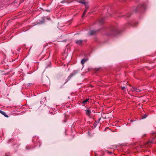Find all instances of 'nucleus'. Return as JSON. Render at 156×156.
Listing matches in <instances>:
<instances>
[{
	"label": "nucleus",
	"mask_w": 156,
	"mask_h": 156,
	"mask_svg": "<svg viewBox=\"0 0 156 156\" xmlns=\"http://www.w3.org/2000/svg\"><path fill=\"white\" fill-rule=\"evenodd\" d=\"M0 113L4 115L5 117L7 118L8 117V115H6L5 112L0 110Z\"/></svg>",
	"instance_id": "5"
},
{
	"label": "nucleus",
	"mask_w": 156,
	"mask_h": 156,
	"mask_svg": "<svg viewBox=\"0 0 156 156\" xmlns=\"http://www.w3.org/2000/svg\"><path fill=\"white\" fill-rule=\"evenodd\" d=\"M88 7L87 6V5L86 6V8H85V9L84 10V11H85V12H87L88 10Z\"/></svg>",
	"instance_id": "12"
},
{
	"label": "nucleus",
	"mask_w": 156,
	"mask_h": 156,
	"mask_svg": "<svg viewBox=\"0 0 156 156\" xmlns=\"http://www.w3.org/2000/svg\"><path fill=\"white\" fill-rule=\"evenodd\" d=\"M97 32V31L93 30L90 32L89 34L91 35H94Z\"/></svg>",
	"instance_id": "7"
},
{
	"label": "nucleus",
	"mask_w": 156,
	"mask_h": 156,
	"mask_svg": "<svg viewBox=\"0 0 156 156\" xmlns=\"http://www.w3.org/2000/svg\"><path fill=\"white\" fill-rule=\"evenodd\" d=\"M69 115H66L65 116V119L64 121V122H66L67 121V120L66 119L69 117Z\"/></svg>",
	"instance_id": "11"
},
{
	"label": "nucleus",
	"mask_w": 156,
	"mask_h": 156,
	"mask_svg": "<svg viewBox=\"0 0 156 156\" xmlns=\"http://www.w3.org/2000/svg\"><path fill=\"white\" fill-rule=\"evenodd\" d=\"M91 113L90 111V110H86V114L88 116L90 115Z\"/></svg>",
	"instance_id": "9"
},
{
	"label": "nucleus",
	"mask_w": 156,
	"mask_h": 156,
	"mask_svg": "<svg viewBox=\"0 0 156 156\" xmlns=\"http://www.w3.org/2000/svg\"><path fill=\"white\" fill-rule=\"evenodd\" d=\"M79 2L80 3H82L85 6H86L88 4V3L87 2H86L85 1V0H80Z\"/></svg>",
	"instance_id": "2"
},
{
	"label": "nucleus",
	"mask_w": 156,
	"mask_h": 156,
	"mask_svg": "<svg viewBox=\"0 0 156 156\" xmlns=\"http://www.w3.org/2000/svg\"><path fill=\"white\" fill-rule=\"evenodd\" d=\"M88 60L87 58H84L82 59L81 61V63L82 65H83L84 63Z\"/></svg>",
	"instance_id": "3"
},
{
	"label": "nucleus",
	"mask_w": 156,
	"mask_h": 156,
	"mask_svg": "<svg viewBox=\"0 0 156 156\" xmlns=\"http://www.w3.org/2000/svg\"><path fill=\"white\" fill-rule=\"evenodd\" d=\"M86 12H85V11H84V12L83 13L82 17H83L84 15H85V14H86Z\"/></svg>",
	"instance_id": "13"
},
{
	"label": "nucleus",
	"mask_w": 156,
	"mask_h": 156,
	"mask_svg": "<svg viewBox=\"0 0 156 156\" xmlns=\"http://www.w3.org/2000/svg\"><path fill=\"white\" fill-rule=\"evenodd\" d=\"M147 115H144V117H142V118L143 119L145 118H146L147 117Z\"/></svg>",
	"instance_id": "14"
},
{
	"label": "nucleus",
	"mask_w": 156,
	"mask_h": 156,
	"mask_svg": "<svg viewBox=\"0 0 156 156\" xmlns=\"http://www.w3.org/2000/svg\"><path fill=\"white\" fill-rule=\"evenodd\" d=\"M89 99H86V100L83 101L82 102V104H85L87 102H88V101H89Z\"/></svg>",
	"instance_id": "10"
},
{
	"label": "nucleus",
	"mask_w": 156,
	"mask_h": 156,
	"mask_svg": "<svg viewBox=\"0 0 156 156\" xmlns=\"http://www.w3.org/2000/svg\"><path fill=\"white\" fill-rule=\"evenodd\" d=\"M133 90H132L133 91H134L136 92H140L141 91V90H140L136 87H133Z\"/></svg>",
	"instance_id": "8"
},
{
	"label": "nucleus",
	"mask_w": 156,
	"mask_h": 156,
	"mask_svg": "<svg viewBox=\"0 0 156 156\" xmlns=\"http://www.w3.org/2000/svg\"><path fill=\"white\" fill-rule=\"evenodd\" d=\"M0 113L4 115L5 117L7 118L8 117V115H6L5 112L0 110Z\"/></svg>",
	"instance_id": "6"
},
{
	"label": "nucleus",
	"mask_w": 156,
	"mask_h": 156,
	"mask_svg": "<svg viewBox=\"0 0 156 156\" xmlns=\"http://www.w3.org/2000/svg\"><path fill=\"white\" fill-rule=\"evenodd\" d=\"M122 90H124L125 89V87H122Z\"/></svg>",
	"instance_id": "15"
},
{
	"label": "nucleus",
	"mask_w": 156,
	"mask_h": 156,
	"mask_svg": "<svg viewBox=\"0 0 156 156\" xmlns=\"http://www.w3.org/2000/svg\"><path fill=\"white\" fill-rule=\"evenodd\" d=\"M83 41L82 40H77L76 41V43L80 45H81L82 44Z\"/></svg>",
	"instance_id": "4"
},
{
	"label": "nucleus",
	"mask_w": 156,
	"mask_h": 156,
	"mask_svg": "<svg viewBox=\"0 0 156 156\" xmlns=\"http://www.w3.org/2000/svg\"><path fill=\"white\" fill-rule=\"evenodd\" d=\"M155 138H153L152 140H149L148 141L147 143H144L143 145H141L140 146V147L142 148L144 147V146H147L149 147H151L152 144L154 143H155L154 141Z\"/></svg>",
	"instance_id": "1"
},
{
	"label": "nucleus",
	"mask_w": 156,
	"mask_h": 156,
	"mask_svg": "<svg viewBox=\"0 0 156 156\" xmlns=\"http://www.w3.org/2000/svg\"><path fill=\"white\" fill-rule=\"evenodd\" d=\"M146 135V134H144V136H145Z\"/></svg>",
	"instance_id": "16"
}]
</instances>
